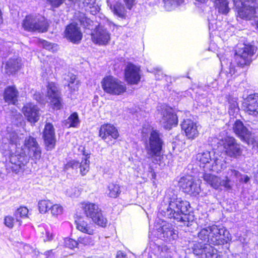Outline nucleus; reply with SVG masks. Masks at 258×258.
<instances>
[{
    "label": "nucleus",
    "instance_id": "1a4fd4ad",
    "mask_svg": "<svg viewBox=\"0 0 258 258\" xmlns=\"http://www.w3.org/2000/svg\"><path fill=\"white\" fill-rule=\"evenodd\" d=\"M255 51V48L254 46L240 44L235 50L234 55V59L237 66L243 68L249 65Z\"/></svg>",
    "mask_w": 258,
    "mask_h": 258
},
{
    "label": "nucleus",
    "instance_id": "6ab92c4d",
    "mask_svg": "<svg viewBox=\"0 0 258 258\" xmlns=\"http://www.w3.org/2000/svg\"><path fill=\"white\" fill-rule=\"evenodd\" d=\"M181 127L188 139L194 140L199 136V126L191 119H184L181 123Z\"/></svg>",
    "mask_w": 258,
    "mask_h": 258
},
{
    "label": "nucleus",
    "instance_id": "2f4dec72",
    "mask_svg": "<svg viewBox=\"0 0 258 258\" xmlns=\"http://www.w3.org/2000/svg\"><path fill=\"white\" fill-rule=\"evenodd\" d=\"M120 193V186L114 183H109L105 191V194L108 197L113 198L118 197Z\"/></svg>",
    "mask_w": 258,
    "mask_h": 258
},
{
    "label": "nucleus",
    "instance_id": "5fc2aeb1",
    "mask_svg": "<svg viewBox=\"0 0 258 258\" xmlns=\"http://www.w3.org/2000/svg\"><path fill=\"white\" fill-rule=\"evenodd\" d=\"M94 0H84V3L90 6V7H91V6L94 4Z\"/></svg>",
    "mask_w": 258,
    "mask_h": 258
},
{
    "label": "nucleus",
    "instance_id": "6e6d98bb",
    "mask_svg": "<svg viewBox=\"0 0 258 258\" xmlns=\"http://www.w3.org/2000/svg\"><path fill=\"white\" fill-rule=\"evenodd\" d=\"M197 2H198L199 3L204 4L206 3L209 0H195Z\"/></svg>",
    "mask_w": 258,
    "mask_h": 258
},
{
    "label": "nucleus",
    "instance_id": "79ce46f5",
    "mask_svg": "<svg viewBox=\"0 0 258 258\" xmlns=\"http://www.w3.org/2000/svg\"><path fill=\"white\" fill-rule=\"evenodd\" d=\"M50 210L52 216L57 217L58 215L62 214L63 208L59 204H51V207H50Z\"/></svg>",
    "mask_w": 258,
    "mask_h": 258
},
{
    "label": "nucleus",
    "instance_id": "dca6fc26",
    "mask_svg": "<svg viewBox=\"0 0 258 258\" xmlns=\"http://www.w3.org/2000/svg\"><path fill=\"white\" fill-rule=\"evenodd\" d=\"M157 237L163 240L172 241L178 237L177 233L174 230L170 224L163 223V225L157 229Z\"/></svg>",
    "mask_w": 258,
    "mask_h": 258
},
{
    "label": "nucleus",
    "instance_id": "f8f14e48",
    "mask_svg": "<svg viewBox=\"0 0 258 258\" xmlns=\"http://www.w3.org/2000/svg\"><path fill=\"white\" fill-rule=\"evenodd\" d=\"M223 142L224 152L227 155L236 158L241 155L242 150L234 138L227 137L224 139Z\"/></svg>",
    "mask_w": 258,
    "mask_h": 258
},
{
    "label": "nucleus",
    "instance_id": "de8ad7c7",
    "mask_svg": "<svg viewBox=\"0 0 258 258\" xmlns=\"http://www.w3.org/2000/svg\"><path fill=\"white\" fill-rule=\"evenodd\" d=\"M14 219L11 216H6L4 219L5 225L9 228H12L14 226Z\"/></svg>",
    "mask_w": 258,
    "mask_h": 258
},
{
    "label": "nucleus",
    "instance_id": "603ef678",
    "mask_svg": "<svg viewBox=\"0 0 258 258\" xmlns=\"http://www.w3.org/2000/svg\"><path fill=\"white\" fill-rule=\"evenodd\" d=\"M127 9L131 10L135 4V0H123Z\"/></svg>",
    "mask_w": 258,
    "mask_h": 258
},
{
    "label": "nucleus",
    "instance_id": "39448f33",
    "mask_svg": "<svg viewBox=\"0 0 258 258\" xmlns=\"http://www.w3.org/2000/svg\"><path fill=\"white\" fill-rule=\"evenodd\" d=\"M81 208L86 216L90 218L95 224L102 227L106 226L107 219L97 205L89 202L83 203Z\"/></svg>",
    "mask_w": 258,
    "mask_h": 258
},
{
    "label": "nucleus",
    "instance_id": "c85d7f7f",
    "mask_svg": "<svg viewBox=\"0 0 258 258\" xmlns=\"http://www.w3.org/2000/svg\"><path fill=\"white\" fill-rule=\"evenodd\" d=\"M203 178L207 183L215 189H218L221 186H223V180L216 175L205 173L203 175Z\"/></svg>",
    "mask_w": 258,
    "mask_h": 258
},
{
    "label": "nucleus",
    "instance_id": "f257e3e1",
    "mask_svg": "<svg viewBox=\"0 0 258 258\" xmlns=\"http://www.w3.org/2000/svg\"><path fill=\"white\" fill-rule=\"evenodd\" d=\"M198 237V240L193 242L192 249L198 258H221L217 253V249L210 244L223 245L231 239L225 227L214 224L201 229Z\"/></svg>",
    "mask_w": 258,
    "mask_h": 258
},
{
    "label": "nucleus",
    "instance_id": "ddd939ff",
    "mask_svg": "<svg viewBox=\"0 0 258 258\" xmlns=\"http://www.w3.org/2000/svg\"><path fill=\"white\" fill-rule=\"evenodd\" d=\"M179 183L184 192L192 196H197L201 190L199 185L195 182L194 178L190 176L182 177Z\"/></svg>",
    "mask_w": 258,
    "mask_h": 258
},
{
    "label": "nucleus",
    "instance_id": "7ed1b4c3",
    "mask_svg": "<svg viewBox=\"0 0 258 258\" xmlns=\"http://www.w3.org/2000/svg\"><path fill=\"white\" fill-rule=\"evenodd\" d=\"M142 136L145 138L148 134L149 136L145 139L144 142L145 150L148 158L154 160L156 163H158L163 157L162 150L164 145V141L162 135L157 131L149 128L148 131L144 127L142 130Z\"/></svg>",
    "mask_w": 258,
    "mask_h": 258
},
{
    "label": "nucleus",
    "instance_id": "8fccbe9b",
    "mask_svg": "<svg viewBox=\"0 0 258 258\" xmlns=\"http://www.w3.org/2000/svg\"><path fill=\"white\" fill-rule=\"evenodd\" d=\"M80 163L75 160L69 162L66 165V168L67 169L69 167H71L73 169H77L79 167Z\"/></svg>",
    "mask_w": 258,
    "mask_h": 258
},
{
    "label": "nucleus",
    "instance_id": "2eb2a0df",
    "mask_svg": "<svg viewBox=\"0 0 258 258\" xmlns=\"http://www.w3.org/2000/svg\"><path fill=\"white\" fill-rule=\"evenodd\" d=\"M64 37L73 43H79L83 36L80 28L76 23L68 25L64 31Z\"/></svg>",
    "mask_w": 258,
    "mask_h": 258
},
{
    "label": "nucleus",
    "instance_id": "9d476101",
    "mask_svg": "<svg viewBox=\"0 0 258 258\" xmlns=\"http://www.w3.org/2000/svg\"><path fill=\"white\" fill-rule=\"evenodd\" d=\"M22 26L27 31L44 32L47 30L48 24L45 18L41 16L29 15L25 17Z\"/></svg>",
    "mask_w": 258,
    "mask_h": 258
},
{
    "label": "nucleus",
    "instance_id": "9b49d317",
    "mask_svg": "<svg viewBox=\"0 0 258 258\" xmlns=\"http://www.w3.org/2000/svg\"><path fill=\"white\" fill-rule=\"evenodd\" d=\"M110 33L102 26L99 25L91 33L92 41L99 45H106L110 41Z\"/></svg>",
    "mask_w": 258,
    "mask_h": 258
},
{
    "label": "nucleus",
    "instance_id": "4d7b16f0",
    "mask_svg": "<svg viewBox=\"0 0 258 258\" xmlns=\"http://www.w3.org/2000/svg\"><path fill=\"white\" fill-rule=\"evenodd\" d=\"M249 177L247 175H246L244 178V182H247L249 180Z\"/></svg>",
    "mask_w": 258,
    "mask_h": 258
},
{
    "label": "nucleus",
    "instance_id": "423d86ee",
    "mask_svg": "<svg viewBox=\"0 0 258 258\" xmlns=\"http://www.w3.org/2000/svg\"><path fill=\"white\" fill-rule=\"evenodd\" d=\"M239 17L245 20H250L256 16L258 8L255 0H233Z\"/></svg>",
    "mask_w": 258,
    "mask_h": 258
},
{
    "label": "nucleus",
    "instance_id": "09e8293b",
    "mask_svg": "<svg viewBox=\"0 0 258 258\" xmlns=\"http://www.w3.org/2000/svg\"><path fill=\"white\" fill-rule=\"evenodd\" d=\"M47 1L54 8L59 7L63 3V0H47Z\"/></svg>",
    "mask_w": 258,
    "mask_h": 258
},
{
    "label": "nucleus",
    "instance_id": "a211bd4d",
    "mask_svg": "<svg viewBox=\"0 0 258 258\" xmlns=\"http://www.w3.org/2000/svg\"><path fill=\"white\" fill-rule=\"evenodd\" d=\"M124 77L128 84H138L141 80L140 68L132 63L127 64L124 70Z\"/></svg>",
    "mask_w": 258,
    "mask_h": 258
},
{
    "label": "nucleus",
    "instance_id": "a19ab883",
    "mask_svg": "<svg viewBox=\"0 0 258 258\" xmlns=\"http://www.w3.org/2000/svg\"><path fill=\"white\" fill-rule=\"evenodd\" d=\"M8 137L10 143L15 144L17 148H18V146L21 145L20 142L22 140V138L18 136L15 133L9 134Z\"/></svg>",
    "mask_w": 258,
    "mask_h": 258
},
{
    "label": "nucleus",
    "instance_id": "b1692460",
    "mask_svg": "<svg viewBox=\"0 0 258 258\" xmlns=\"http://www.w3.org/2000/svg\"><path fill=\"white\" fill-rule=\"evenodd\" d=\"M245 111L249 114H258V95H249L245 102Z\"/></svg>",
    "mask_w": 258,
    "mask_h": 258
},
{
    "label": "nucleus",
    "instance_id": "f3484780",
    "mask_svg": "<svg viewBox=\"0 0 258 258\" xmlns=\"http://www.w3.org/2000/svg\"><path fill=\"white\" fill-rule=\"evenodd\" d=\"M118 136V131L113 125L104 124L101 126L99 130V137L107 144H110L113 139L116 140Z\"/></svg>",
    "mask_w": 258,
    "mask_h": 258
},
{
    "label": "nucleus",
    "instance_id": "6e6552de",
    "mask_svg": "<svg viewBox=\"0 0 258 258\" xmlns=\"http://www.w3.org/2000/svg\"><path fill=\"white\" fill-rule=\"evenodd\" d=\"M101 86L104 92L113 95H121L126 90L124 82L111 76L104 77L101 81Z\"/></svg>",
    "mask_w": 258,
    "mask_h": 258
},
{
    "label": "nucleus",
    "instance_id": "7c9ffc66",
    "mask_svg": "<svg viewBox=\"0 0 258 258\" xmlns=\"http://www.w3.org/2000/svg\"><path fill=\"white\" fill-rule=\"evenodd\" d=\"M240 173L232 169H229L227 171V174L225 176V179L223 180V186L227 189H230L231 186L229 183L231 179L237 178L240 176Z\"/></svg>",
    "mask_w": 258,
    "mask_h": 258
},
{
    "label": "nucleus",
    "instance_id": "a878e982",
    "mask_svg": "<svg viewBox=\"0 0 258 258\" xmlns=\"http://www.w3.org/2000/svg\"><path fill=\"white\" fill-rule=\"evenodd\" d=\"M19 92L14 86L7 87L4 91V99L6 102L15 105L18 102Z\"/></svg>",
    "mask_w": 258,
    "mask_h": 258
},
{
    "label": "nucleus",
    "instance_id": "052dcab7",
    "mask_svg": "<svg viewBox=\"0 0 258 258\" xmlns=\"http://www.w3.org/2000/svg\"><path fill=\"white\" fill-rule=\"evenodd\" d=\"M255 25H256V28H258V20L255 21Z\"/></svg>",
    "mask_w": 258,
    "mask_h": 258
},
{
    "label": "nucleus",
    "instance_id": "c756f323",
    "mask_svg": "<svg viewBox=\"0 0 258 258\" xmlns=\"http://www.w3.org/2000/svg\"><path fill=\"white\" fill-rule=\"evenodd\" d=\"M64 80L67 82L66 85L73 91L77 90L79 88V83L75 75L72 73L66 74L63 77Z\"/></svg>",
    "mask_w": 258,
    "mask_h": 258
},
{
    "label": "nucleus",
    "instance_id": "aec40b11",
    "mask_svg": "<svg viewBox=\"0 0 258 258\" xmlns=\"http://www.w3.org/2000/svg\"><path fill=\"white\" fill-rule=\"evenodd\" d=\"M22 112L27 120L31 123H35L39 119V109L32 103H27L22 108Z\"/></svg>",
    "mask_w": 258,
    "mask_h": 258
},
{
    "label": "nucleus",
    "instance_id": "412c9836",
    "mask_svg": "<svg viewBox=\"0 0 258 258\" xmlns=\"http://www.w3.org/2000/svg\"><path fill=\"white\" fill-rule=\"evenodd\" d=\"M43 137L47 150H51L55 144L54 128L52 124L47 123L43 133Z\"/></svg>",
    "mask_w": 258,
    "mask_h": 258
},
{
    "label": "nucleus",
    "instance_id": "58836bf2",
    "mask_svg": "<svg viewBox=\"0 0 258 258\" xmlns=\"http://www.w3.org/2000/svg\"><path fill=\"white\" fill-rule=\"evenodd\" d=\"M28 210L26 207H21L18 208L15 213V216L17 221L20 222L19 218H25L27 217Z\"/></svg>",
    "mask_w": 258,
    "mask_h": 258
},
{
    "label": "nucleus",
    "instance_id": "49530a36",
    "mask_svg": "<svg viewBox=\"0 0 258 258\" xmlns=\"http://www.w3.org/2000/svg\"><path fill=\"white\" fill-rule=\"evenodd\" d=\"M80 193L79 190L76 187H71L66 190V195L71 197H77Z\"/></svg>",
    "mask_w": 258,
    "mask_h": 258
},
{
    "label": "nucleus",
    "instance_id": "f704fd0d",
    "mask_svg": "<svg viewBox=\"0 0 258 258\" xmlns=\"http://www.w3.org/2000/svg\"><path fill=\"white\" fill-rule=\"evenodd\" d=\"M229 104V113L231 115H234L239 111V107L237 102V98L230 96L228 98Z\"/></svg>",
    "mask_w": 258,
    "mask_h": 258
},
{
    "label": "nucleus",
    "instance_id": "ea45409f",
    "mask_svg": "<svg viewBox=\"0 0 258 258\" xmlns=\"http://www.w3.org/2000/svg\"><path fill=\"white\" fill-rule=\"evenodd\" d=\"M90 161L88 158L85 157V159L82 161L79 164L80 173L82 175H85L87 174L89 170Z\"/></svg>",
    "mask_w": 258,
    "mask_h": 258
},
{
    "label": "nucleus",
    "instance_id": "473e14b6",
    "mask_svg": "<svg viewBox=\"0 0 258 258\" xmlns=\"http://www.w3.org/2000/svg\"><path fill=\"white\" fill-rule=\"evenodd\" d=\"M110 8L113 13L119 17H123L124 16V7L121 3L115 2L110 5Z\"/></svg>",
    "mask_w": 258,
    "mask_h": 258
},
{
    "label": "nucleus",
    "instance_id": "20e7f679",
    "mask_svg": "<svg viewBox=\"0 0 258 258\" xmlns=\"http://www.w3.org/2000/svg\"><path fill=\"white\" fill-rule=\"evenodd\" d=\"M21 148L23 154L26 156L23 158V160H20L21 158L18 157L19 160L17 162L14 163L16 165L19 166L20 168H22L27 163L28 160L27 156L29 157L32 156L35 159H39L41 157V152L39 145L36 139L31 136L25 138L24 144Z\"/></svg>",
    "mask_w": 258,
    "mask_h": 258
},
{
    "label": "nucleus",
    "instance_id": "4468645a",
    "mask_svg": "<svg viewBox=\"0 0 258 258\" xmlns=\"http://www.w3.org/2000/svg\"><path fill=\"white\" fill-rule=\"evenodd\" d=\"M47 96L50 100V104L54 109H60L61 106L62 100L55 84L53 82L48 83L47 86Z\"/></svg>",
    "mask_w": 258,
    "mask_h": 258
},
{
    "label": "nucleus",
    "instance_id": "cd10ccee",
    "mask_svg": "<svg viewBox=\"0 0 258 258\" xmlns=\"http://www.w3.org/2000/svg\"><path fill=\"white\" fill-rule=\"evenodd\" d=\"M21 58H11L6 63L5 69L7 74L11 75L15 73L21 67Z\"/></svg>",
    "mask_w": 258,
    "mask_h": 258
},
{
    "label": "nucleus",
    "instance_id": "37998d69",
    "mask_svg": "<svg viewBox=\"0 0 258 258\" xmlns=\"http://www.w3.org/2000/svg\"><path fill=\"white\" fill-rule=\"evenodd\" d=\"M78 242L85 245H93L94 240L92 238L89 236L80 237L78 239Z\"/></svg>",
    "mask_w": 258,
    "mask_h": 258
},
{
    "label": "nucleus",
    "instance_id": "c9c22d12",
    "mask_svg": "<svg viewBox=\"0 0 258 258\" xmlns=\"http://www.w3.org/2000/svg\"><path fill=\"white\" fill-rule=\"evenodd\" d=\"M80 123L78 115L76 112L72 114L66 121V125L68 127H77Z\"/></svg>",
    "mask_w": 258,
    "mask_h": 258
},
{
    "label": "nucleus",
    "instance_id": "3c124183",
    "mask_svg": "<svg viewBox=\"0 0 258 258\" xmlns=\"http://www.w3.org/2000/svg\"><path fill=\"white\" fill-rule=\"evenodd\" d=\"M41 45L44 48L49 50H52L54 46V44L45 40H42L41 41Z\"/></svg>",
    "mask_w": 258,
    "mask_h": 258
},
{
    "label": "nucleus",
    "instance_id": "864d4df0",
    "mask_svg": "<svg viewBox=\"0 0 258 258\" xmlns=\"http://www.w3.org/2000/svg\"><path fill=\"white\" fill-rule=\"evenodd\" d=\"M117 258H127L126 255L121 251H118L117 252Z\"/></svg>",
    "mask_w": 258,
    "mask_h": 258
},
{
    "label": "nucleus",
    "instance_id": "13d9d810",
    "mask_svg": "<svg viewBox=\"0 0 258 258\" xmlns=\"http://www.w3.org/2000/svg\"><path fill=\"white\" fill-rule=\"evenodd\" d=\"M16 158V156H12L10 159L12 163H13V160H14L15 159V158Z\"/></svg>",
    "mask_w": 258,
    "mask_h": 258
},
{
    "label": "nucleus",
    "instance_id": "72a5a7b5",
    "mask_svg": "<svg viewBox=\"0 0 258 258\" xmlns=\"http://www.w3.org/2000/svg\"><path fill=\"white\" fill-rule=\"evenodd\" d=\"M217 9L219 13L226 14L229 11L228 0H214Z\"/></svg>",
    "mask_w": 258,
    "mask_h": 258
},
{
    "label": "nucleus",
    "instance_id": "bb28decb",
    "mask_svg": "<svg viewBox=\"0 0 258 258\" xmlns=\"http://www.w3.org/2000/svg\"><path fill=\"white\" fill-rule=\"evenodd\" d=\"M77 229L81 232L88 234L89 235H93L95 231V226L91 223H88L83 219H79L76 221Z\"/></svg>",
    "mask_w": 258,
    "mask_h": 258
},
{
    "label": "nucleus",
    "instance_id": "e433bc0d",
    "mask_svg": "<svg viewBox=\"0 0 258 258\" xmlns=\"http://www.w3.org/2000/svg\"><path fill=\"white\" fill-rule=\"evenodd\" d=\"M183 2V0H164V8L168 11L174 10Z\"/></svg>",
    "mask_w": 258,
    "mask_h": 258
},
{
    "label": "nucleus",
    "instance_id": "bf43d9fd",
    "mask_svg": "<svg viewBox=\"0 0 258 258\" xmlns=\"http://www.w3.org/2000/svg\"><path fill=\"white\" fill-rule=\"evenodd\" d=\"M97 11L96 10L95 11H91V12L92 13V14L95 15Z\"/></svg>",
    "mask_w": 258,
    "mask_h": 258
},
{
    "label": "nucleus",
    "instance_id": "393cba45",
    "mask_svg": "<svg viewBox=\"0 0 258 258\" xmlns=\"http://www.w3.org/2000/svg\"><path fill=\"white\" fill-rule=\"evenodd\" d=\"M218 56L220 60L222 69L225 72L227 78L232 77L233 75H235L237 72V69L236 68L234 64L229 61L227 59L221 54L220 53L218 54Z\"/></svg>",
    "mask_w": 258,
    "mask_h": 258
},
{
    "label": "nucleus",
    "instance_id": "5701e85b",
    "mask_svg": "<svg viewBox=\"0 0 258 258\" xmlns=\"http://www.w3.org/2000/svg\"><path fill=\"white\" fill-rule=\"evenodd\" d=\"M162 123L166 129H170L172 125L177 124V117L170 108H166L162 112Z\"/></svg>",
    "mask_w": 258,
    "mask_h": 258
},
{
    "label": "nucleus",
    "instance_id": "f03ea898",
    "mask_svg": "<svg viewBox=\"0 0 258 258\" xmlns=\"http://www.w3.org/2000/svg\"><path fill=\"white\" fill-rule=\"evenodd\" d=\"M189 207L188 202L178 198L172 190L169 189L166 193L160 209L164 216L180 221L182 219L181 215H186Z\"/></svg>",
    "mask_w": 258,
    "mask_h": 258
},
{
    "label": "nucleus",
    "instance_id": "4be33fe9",
    "mask_svg": "<svg viewBox=\"0 0 258 258\" xmlns=\"http://www.w3.org/2000/svg\"><path fill=\"white\" fill-rule=\"evenodd\" d=\"M233 131L241 140L248 143L249 142L253 143V139L250 132L243 125L242 122L239 120H237L235 122L233 125Z\"/></svg>",
    "mask_w": 258,
    "mask_h": 258
},
{
    "label": "nucleus",
    "instance_id": "a18cd8bd",
    "mask_svg": "<svg viewBox=\"0 0 258 258\" xmlns=\"http://www.w3.org/2000/svg\"><path fill=\"white\" fill-rule=\"evenodd\" d=\"M64 244L66 247L70 249H73L77 247L78 244V241H77L72 238H66L64 240Z\"/></svg>",
    "mask_w": 258,
    "mask_h": 258
},
{
    "label": "nucleus",
    "instance_id": "c03bdc74",
    "mask_svg": "<svg viewBox=\"0 0 258 258\" xmlns=\"http://www.w3.org/2000/svg\"><path fill=\"white\" fill-rule=\"evenodd\" d=\"M41 231V238L44 241H50L53 239V235L49 230L43 228Z\"/></svg>",
    "mask_w": 258,
    "mask_h": 258
},
{
    "label": "nucleus",
    "instance_id": "4c0bfd02",
    "mask_svg": "<svg viewBox=\"0 0 258 258\" xmlns=\"http://www.w3.org/2000/svg\"><path fill=\"white\" fill-rule=\"evenodd\" d=\"M52 203L49 200H41L38 202V208L40 213H45L50 210Z\"/></svg>",
    "mask_w": 258,
    "mask_h": 258
},
{
    "label": "nucleus",
    "instance_id": "0eeeda50",
    "mask_svg": "<svg viewBox=\"0 0 258 258\" xmlns=\"http://www.w3.org/2000/svg\"><path fill=\"white\" fill-rule=\"evenodd\" d=\"M197 159L200 162V166L216 172L220 171L226 167L225 162L221 159L213 158L211 153L206 151L200 153L197 155Z\"/></svg>",
    "mask_w": 258,
    "mask_h": 258
}]
</instances>
